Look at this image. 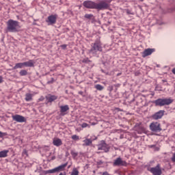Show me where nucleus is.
Instances as JSON below:
<instances>
[{
	"label": "nucleus",
	"mask_w": 175,
	"mask_h": 175,
	"mask_svg": "<svg viewBox=\"0 0 175 175\" xmlns=\"http://www.w3.org/2000/svg\"><path fill=\"white\" fill-rule=\"evenodd\" d=\"M68 166V163H66L64 164H62L61 165H59L58 167L53 168L52 170H49L46 171V173L48 174H53V173H57L58 172H64L65 170V168Z\"/></svg>",
	"instance_id": "obj_6"
},
{
	"label": "nucleus",
	"mask_w": 175,
	"mask_h": 175,
	"mask_svg": "<svg viewBox=\"0 0 175 175\" xmlns=\"http://www.w3.org/2000/svg\"><path fill=\"white\" fill-rule=\"evenodd\" d=\"M94 140H96V137H94V138H90V139H85V140H83V146H91V144H92V142H94Z\"/></svg>",
	"instance_id": "obj_15"
},
{
	"label": "nucleus",
	"mask_w": 175,
	"mask_h": 175,
	"mask_svg": "<svg viewBox=\"0 0 175 175\" xmlns=\"http://www.w3.org/2000/svg\"><path fill=\"white\" fill-rule=\"evenodd\" d=\"M57 18H58V15L52 14L48 16L47 19L46 20V23H48V25H53L57 23Z\"/></svg>",
	"instance_id": "obj_9"
},
{
	"label": "nucleus",
	"mask_w": 175,
	"mask_h": 175,
	"mask_svg": "<svg viewBox=\"0 0 175 175\" xmlns=\"http://www.w3.org/2000/svg\"><path fill=\"white\" fill-rule=\"evenodd\" d=\"M48 84H53V82H48Z\"/></svg>",
	"instance_id": "obj_42"
},
{
	"label": "nucleus",
	"mask_w": 175,
	"mask_h": 175,
	"mask_svg": "<svg viewBox=\"0 0 175 175\" xmlns=\"http://www.w3.org/2000/svg\"><path fill=\"white\" fill-rule=\"evenodd\" d=\"M113 86H111H111H109V87H108V91H109L110 92H111V91H113Z\"/></svg>",
	"instance_id": "obj_33"
},
{
	"label": "nucleus",
	"mask_w": 175,
	"mask_h": 175,
	"mask_svg": "<svg viewBox=\"0 0 175 175\" xmlns=\"http://www.w3.org/2000/svg\"><path fill=\"white\" fill-rule=\"evenodd\" d=\"M62 49H66L67 45L66 44H63V45H62Z\"/></svg>",
	"instance_id": "obj_36"
},
{
	"label": "nucleus",
	"mask_w": 175,
	"mask_h": 175,
	"mask_svg": "<svg viewBox=\"0 0 175 175\" xmlns=\"http://www.w3.org/2000/svg\"><path fill=\"white\" fill-rule=\"evenodd\" d=\"M87 126H88L90 128V125L87 123H83L81 124V128H87Z\"/></svg>",
	"instance_id": "obj_30"
},
{
	"label": "nucleus",
	"mask_w": 175,
	"mask_h": 175,
	"mask_svg": "<svg viewBox=\"0 0 175 175\" xmlns=\"http://www.w3.org/2000/svg\"><path fill=\"white\" fill-rule=\"evenodd\" d=\"M24 66H26L27 68H32L33 65H35V62H33V59H30L28 62H23Z\"/></svg>",
	"instance_id": "obj_18"
},
{
	"label": "nucleus",
	"mask_w": 175,
	"mask_h": 175,
	"mask_svg": "<svg viewBox=\"0 0 175 175\" xmlns=\"http://www.w3.org/2000/svg\"><path fill=\"white\" fill-rule=\"evenodd\" d=\"M3 136H6V134L5 133L0 131V137H3Z\"/></svg>",
	"instance_id": "obj_31"
},
{
	"label": "nucleus",
	"mask_w": 175,
	"mask_h": 175,
	"mask_svg": "<svg viewBox=\"0 0 175 175\" xmlns=\"http://www.w3.org/2000/svg\"><path fill=\"white\" fill-rule=\"evenodd\" d=\"M79 95H83V92L80 91V92H79Z\"/></svg>",
	"instance_id": "obj_39"
},
{
	"label": "nucleus",
	"mask_w": 175,
	"mask_h": 175,
	"mask_svg": "<svg viewBox=\"0 0 175 175\" xmlns=\"http://www.w3.org/2000/svg\"><path fill=\"white\" fill-rule=\"evenodd\" d=\"M113 166H128V163L122 160L121 157H118L113 161Z\"/></svg>",
	"instance_id": "obj_10"
},
{
	"label": "nucleus",
	"mask_w": 175,
	"mask_h": 175,
	"mask_svg": "<svg viewBox=\"0 0 175 175\" xmlns=\"http://www.w3.org/2000/svg\"><path fill=\"white\" fill-rule=\"evenodd\" d=\"M33 95L32 94L27 93L25 94V100L26 102H31L32 100V97Z\"/></svg>",
	"instance_id": "obj_20"
},
{
	"label": "nucleus",
	"mask_w": 175,
	"mask_h": 175,
	"mask_svg": "<svg viewBox=\"0 0 175 175\" xmlns=\"http://www.w3.org/2000/svg\"><path fill=\"white\" fill-rule=\"evenodd\" d=\"M24 66V63H18L14 66V69H21Z\"/></svg>",
	"instance_id": "obj_21"
},
{
	"label": "nucleus",
	"mask_w": 175,
	"mask_h": 175,
	"mask_svg": "<svg viewBox=\"0 0 175 175\" xmlns=\"http://www.w3.org/2000/svg\"><path fill=\"white\" fill-rule=\"evenodd\" d=\"M59 175H66V172H64V173L61 172Z\"/></svg>",
	"instance_id": "obj_38"
},
{
	"label": "nucleus",
	"mask_w": 175,
	"mask_h": 175,
	"mask_svg": "<svg viewBox=\"0 0 175 175\" xmlns=\"http://www.w3.org/2000/svg\"><path fill=\"white\" fill-rule=\"evenodd\" d=\"M150 129L152 132H161L162 129L161 128V124L158 122H153L150 124Z\"/></svg>",
	"instance_id": "obj_7"
},
{
	"label": "nucleus",
	"mask_w": 175,
	"mask_h": 175,
	"mask_svg": "<svg viewBox=\"0 0 175 175\" xmlns=\"http://www.w3.org/2000/svg\"><path fill=\"white\" fill-rule=\"evenodd\" d=\"M69 110V105H63V106H60V113L62 116H65V114H66V113H65L66 111H68Z\"/></svg>",
	"instance_id": "obj_16"
},
{
	"label": "nucleus",
	"mask_w": 175,
	"mask_h": 175,
	"mask_svg": "<svg viewBox=\"0 0 175 175\" xmlns=\"http://www.w3.org/2000/svg\"><path fill=\"white\" fill-rule=\"evenodd\" d=\"M71 139H72V140H79L80 138L79 137L78 135H73L72 137H71Z\"/></svg>",
	"instance_id": "obj_28"
},
{
	"label": "nucleus",
	"mask_w": 175,
	"mask_h": 175,
	"mask_svg": "<svg viewBox=\"0 0 175 175\" xmlns=\"http://www.w3.org/2000/svg\"><path fill=\"white\" fill-rule=\"evenodd\" d=\"M105 75H109V72H105Z\"/></svg>",
	"instance_id": "obj_44"
},
{
	"label": "nucleus",
	"mask_w": 175,
	"mask_h": 175,
	"mask_svg": "<svg viewBox=\"0 0 175 175\" xmlns=\"http://www.w3.org/2000/svg\"><path fill=\"white\" fill-rule=\"evenodd\" d=\"M102 175H110V174H109V172H105L103 173Z\"/></svg>",
	"instance_id": "obj_35"
},
{
	"label": "nucleus",
	"mask_w": 175,
	"mask_h": 175,
	"mask_svg": "<svg viewBox=\"0 0 175 175\" xmlns=\"http://www.w3.org/2000/svg\"><path fill=\"white\" fill-rule=\"evenodd\" d=\"M20 23L17 21H14L12 19H10L7 22V31L8 32H18L20 31Z\"/></svg>",
	"instance_id": "obj_2"
},
{
	"label": "nucleus",
	"mask_w": 175,
	"mask_h": 175,
	"mask_svg": "<svg viewBox=\"0 0 175 175\" xmlns=\"http://www.w3.org/2000/svg\"><path fill=\"white\" fill-rule=\"evenodd\" d=\"M155 51V49H146L142 53L143 58H146V57H148V55H151L152 53Z\"/></svg>",
	"instance_id": "obj_13"
},
{
	"label": "nucleus",
	"mask_w": 175,
	"mask_h": 175,
	"mask_svg": "<svg viewBox=\"0 0 175 175\" xmlns=\"http://www.w3.org/2000/svg\"><path fill=\"white\" fill-rule=\"evenodd\" d=\"M163 116H165V110H160L153 114L152 116V118H153V120H161Z\"/></svg>",
	"instance_id": "obj_12"
},
{
	"label": "nucleus",
	"mask_w": 175,
	"mask_h": 175,
	"mask_svg": "<svg viewBox=\"0 0 175 175\" xmlns=\"http://www.w3.org/2000/svg\"><path fill=\"white\" fill-rule=\"evenodd\" d=\"M139 133H142V132H139Z\"/></svg>",
	"instance_id": "obj_46"
},
{
	"label": "nucleus",
	"mask_w": 175,
	"mask_h": 175,
	"mask_svg": "<svg viewBox=\"0 0 175 175\" xmlns=\"http://www.w3.org/2000/svg\"><path fill=\"white\" fill-rule=\"evenodd\" d=\"M72 157H73V158H76V157H77V155H79V153H77V152H75L74 150H72L70 152Z\"/></svg>",
	"instance_id": "obj_27"
},
{
	"label": "nucleus",
	"mask_w": 175,
	"mask_h": 175,
	"mask_svg": "<svg viewBox=\"0 0 175 175\" xmlns=\"http://www.w3.org/2000/svg\"><path fill=\"white\" fill-rule=\"evenodd\" d=\"M102 73H105L104 70H101Z\"/></svg>",
	"instance_id": "obj_40"
},
{
	"label": "nucleus",
	"mask_w": 175,
	"mask_h": 175,
	"mask_svg": "<svg viewBox=\"0 0 175 175\" xmlns=\"http://www.w3.org/2000/svg\"><path fill=\"white\" fill-rule=\"evenodd\" d=\"M83 5L86 9H96V10H107L110 8V4L106 0H100L98 3L92 1H85Z\"/></svg>",
	"instance_id": "obj_1"
},
{
	"label": "nucleus",
	"mask_w": 175,
	"mask_h": 175,
	"mask_svg": "<svg viewBox=\"0 0 175 175\" xmlns=\"http://www.w3.org/2000/svg\"><path fill=\"white\" fill-rule=\"evenodd\" d=\"M116 87H120V84L116 85Z\"/></svg>",
	"instance_id": "obj_43"
},
{
	"label": "nucleus",
	"mask_w": 175,
	"mask_h": 175,
	"mask_svg": "<svg viewBox=\"0 0 175 175\" xmlns=\"http://www.w3.org/2000/svg\"><path fill=\"white\" fill-rule=\"evenodd\" d=\"M117 76H121V73H118Z\"/></svg>",
	"instance_id": "obj_41"
},
{
	"label": "nucleus",
	"mask_w": 175,
	"mask_h": 175,
	"mask_svg": "<svg viewBox=\"0 0 175 175\" xmlns=\"http://www.w3.org/2000/svg\"><path fill=\"white\" fill-rule=\"evenodd\" d=\"M3 83V77L2 76H0V83Z\"/></svg>",
	"instance_id": "obj_34"
},
{
	"label": "nucleus",
	"mask_w": 175,
	"mask_h": 175,
	"mask_svg": "<svg viewBox=\"0 0 175 175\" xmlns=\"http://www.w3.org/2000/svg\"><path fill=\"white\" fill-rule=\"evenodd\" d=\"M70 175H79V170L75 168Z\"/></svg>",
	"instance_id": "obj_25"
},
{
	"label": "nucleus",
	"mask_w": 175,
	"mask_h": 175,
	"mask_svg": "<svg viewBox=\"0 0 175 175\" xmlns=\"http://www.w3.org/2000/svg\"><path fill=\"white\" fill-rule=\"evenodd\" d=\"M19 74H20V76H27V75H28V72L25 70H21Z\"/></svg>",
	"instance_id": "obj_23"
},
{
	"label": "nucleus",
	"mask_w": 175,
	"mask_h": 175,
	"mask_svg": "<svg viewBox=\"0 0 175 175\" xmlns=\"http://www.w3.org/2000/svg\"><path fill=\"white\" fill-rule=\"evenodd\" d=\"M46 99L47 100L46 102V105H47V103H51L54 102V100H57V99H58V96L55 95L49 94L46 96Z\"/></svg>",
	"instance_id": "obj_14"
},
{
	"label": "nucleus",
	"mask_w": 175,
	"mask_h": 175,
	"mask_svg": "<svg viewBox=\"0 0 175 175\" xmlns=\"http://www.w3.org/2000/svg\"><path fill=\"white\" fill-rule=\"evenodd\" d=\"M82 62H83V64H87L88 62H91V61L88 59V58H85L83 59Z\"/></svg>",
	"instance_id": "obj_29"
},
{
	"label": "nucleus",
	"mask_w": 175,
	"mask_h": 175,
	"mask_svg": "<svg viewBox=\"0 0 175 175\" xmlns=\"http://www.w3.org/2000/svg\"><path fill=\"white\" fill-rule=\"evenodd\" d=\"M141 2H143V1H144V0H139Z\"/></svg>",
	"instance_id": "obj_45"
},
{
	"label": "nucleus",
	"mask_w": 175,
	"mask_h": 175,
	"mask_svg": "<svg viewBox=\"0 0 175 175\" xmlns=\"http://www.w3.org/2000/svg\"><path fill=\"white\" fill-rule=\"evenodd\" d=\"M53 144L56 147H59L60 146H62V140L59 138H54L53 140Z\"/></svg>",
	"instance_id": "obj_17"
},
{
	"label": "nucleus",
	"mask_w": 175,
	"mask_h": 175,
	"mask_svg": "<svg viewBox=\"0 0 175 175\" xmlns=\"http://www.w3.org/2000/svg\"><path fill=\"white\" fill-rule=\"evenodd\" d=\"M154 103L155 106H169V105H172L173 103V100L172 98H158L152 102Z\"/></svg>",
	"instance_id": "obj_3"
},
{
	"label": "nucleus",
	"mask_w": 175,
	"mask_h": 175,
	"mask_svg": "<svg viewBox=\"0 0 175 175\" xmlns=\"http://www.w3.org/2000/svg\"><path fill=\"white\" fill-rule=\"evenodd\" d=\"M92 17H94V15L92 14H85V18H88V20H91Z\"/></svg>",
	"instance_id": "obj_24"
},
{
	"label": "nucleus",
	"mask_w": 175,
	"mask_h": 175,
	"mask_svg": "<svg viewBox=\"0 0 175 175\" xmlns=\"http://www.w3.org/2000/svg\"><path fill=\"white\" fill-rule=\"evenodd\" d=\"M92 48L89 51L91 54H96L98 51H102V42L100 40H96L94 43L92 44Z\"/></svg>",
	"instance_id": "obj_4"
},
{
	"label": "nucleus",
	"mask_w": 175,
	"mask_h": 175,
	"mask_svg": "<svg viewBox=\"0 0 175 175\" xmlns=\"http://www.w3.org/2000/svg\"><path fill=\"white\" fill-rule=\"evenodd\" d=\"M97 147L98 151H101L102 152H109L110 150V146L105 141H101Z\"/></svg>",
	"instance_id": "obj_5"
},
{
	"label": "nucleus",
	"mask_w": 175,
	"mask_h": 175,
	"mask_svg": "<svg viewBox=\"0 0 175 175\" xmlns=\"http://www.w3.org/2000/svg\"><path fill=\"white\" fill-rule=\"evenodd\" d=\"M149 148H154V151H159V148L155 147V145H149Z\"/></svg>",
	"instance_id": "obj_26"
},
{
	"label": "nucleus",
	"mask_w": 175,
	"mask_h": 175,
	"mask_svg": "<svg viewBox=\"0 0 175 175\" xmlns=\"http://www.w3.org/2000/svg\"><path fill=\"white\" fill-rule=\"evenodd\" d=\"M13 121H16V122H27V119L25 117L21 115H14L12 116Z\"/></svg>",
	"instance_id": "obj_11"
},
{
	"label": "nucleus",
	"mask_w": 175,
	"mask_h": 175,
	"mask_svg": "<svg viewBox=\"0 0 175 175\" xmlns=\"http://www.w3.org/2000/svg\"><path fill=\"white\" fill-rule=\"evenodd\" d=\"M8 154H9V150H4L0 152V158H6L8 157Z\"/></svg>",
	"instance_id": "obj_19"
},
{
	"label": "nucleus",
	"mask_w": 175,
	"mask_h": 175,
	"mask_svg": "<svg viewBox=\"0 0 175 175\" xmlns=\"http://www.w3.org/2000/svg\"><path fill=\"white\" fill-rule=\"evenodd\" d=\"M172 72L174 75H175V68L172 69Z\"/></svg>",
	"instance_id": "obj_37"
},
{
	"label": "nucleus",
	"mask_w": 175,
	"mask_h": 175,
	"mask_svg": "<svg viewBox=\"0 0 175 175\" xmlns=\"http://www.w3.org/2000/svg\"><path fill=\"white\" fill-rule=\"evenodd\" d=\"M44 100V97L43 96H41L39 99H38V101L39 102H43Z\"/></svg>",
	"instance_id": "obj_32"
},
{
	"label": "nucleus",
	"mask_w": 175,
	"mask_h": 175,
	"mask_svg": "<svg viewBox=\"0 0 175 175\" xmlns=\"http://www.w3.org/2000/svg\"><path fill=\"white\" fill-rule=\"evenodd\" d=\"M94 88H96V90H97L98 91H103V90H104L105 87H103L100 84H97V85H95Z\"/></svg>",
	"instance_id": "obj_22"
},
{
	"label": "nucleus",
	"mask_w": 175,
	"mask_h": 175,
	"mask_svg": "<svg viewBox=\"0 0 175 175\" xmlns=\"http://www.w3.org/2000/svg\"><path fill=\"white\" fill-rule=\"evenodd\" d=\"M149 171L153 175H162V168L161 167V164H157V166L150 167Z\"/></svg>",
	"instance_id": "obj_8"
}]
</instances>
